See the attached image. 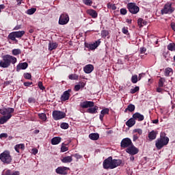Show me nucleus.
<instances>
[{
    "label": "nucleus",
    "instance_id": "5fc2aeb1",
    "mask_svg": "<svg viewBox=\"0 0 175 175\" xmlns=\"http://www.w3.org/2000/svg\"><path fill=\"white\" fill-rule=\"evenodd\" d=\"M73 157H75V158H76V159H81V158H83V156H81L79 154H73Z\"/></svg>",
    "mask_w": 175,
    "mask_h": 175
},
{
    "label": "nucleus",
    "instance_id": "39448f33",
    "mask_svg": "<svg viewBox=\"0 0 175 175\" xmlns=\"http://www.w3.org/2000/svg\"><path fill=\"white\" fill-rule=\"evenodd\" d=\"M52 116L55 121H58V120L65 118V117H66V113L61 111L55 110L53 111Z\"/></svg>",
    "mask_w": 175,
    "mask_h": 175
},
{
    "label": "nucleus",
    "instance_id": "7c9ffc66",
    "mask_svg": "<svg viewBox=\"0 0 175 175\" xmlns=\"http://www.w3.org/2000/svg\"><path fill=\"white\" fill-rule=\"evenodd\" d=\"M137 24L139 27H143L144 25H147V21L143 20L142 18H139L137 21Z\"/></svg>",
    "mask_w": 175,
    "mask_h": 175
},
{
    "label": "nucleus",
    "instance_id": "bb28decb",
    "mask_svg": "<svg viewBox=\"0 0 175 175\" xmlns=\"http://www.w3.org/2000/svg\"><path fill=\"white\" fill-rule=\"evenodd\" d=\"M72 161H73L72 156H67V157H63V159H62V162L63 163H70Z\"/></svg>",
    "mask_w": 175,
    "mask_h": 175
},
{
    "label": "nucleus",
    "instance_id": "f8f14e48",
    "mask_svg": "<svg viewBox=\"0 0 175 175\" xmlns=\"http://www.w3.org/2000/svg\"><path fill=\"white\" fill-rule=\"evenodd\" d=\"M95 103L93 101H83L80 103V107L82 109H88V107H94Z\"/></svg>",
    "mask_w": 175,
    "mask_h": 175
},
{
    "label": "nucleus",
    "instance_id": "4be33fe9",
    "mask_svg": "<svg viewBox=\"0 0 175 175\" xmlns=\"http://www.w3.org/2000/svg\"><path fill=\"white\" fill-rule=\"evenodd\" d=\"M109 111H110L109 108H105L100 111V114L99 116L100 121H103V118L105 117V116H106V114H109Z\"/></svg>",
    "mask_w": 175,
    "mask_h": 175
},
{
    "label": "nucleus",
    "instance_id": "de8ad7c7",
    "mask_svg": "<svg viewBox=\"0 0 175 175\" xmlns=\"http://www.w3.org/2000/svg\"><path fill=\"white\" fill-rule=\"evenodd\" d=\"M25 79H27L28 80H30L31 79L32 75L30 73L26 72L24 74Z\"/></svg>",
    "mask_w": 175,
    "mask_h": 175
},
{
    "label": "nucleus",
    "instance_id": "ddd939ff",
    "mask_svg": "<svg viewBox=\"0 0 175 175\" xmlns=\"http://www.w3.org/2000/svg\"><path fill=\"white\" fill-rule=\"evenodd\" d=\"M70 92H72V90L69 89L66 91H65L63 94L61 96V100L63 102H65L66 100H69V98H70Z\"/></svg>",
    "mask_w": 175,
    "mask_h": 175
},
{
    "label": "nucleus",
    "instance_id": "bf43d9fd",
    "mask_svg": "<svg viewBox=\"0 0 175 175\" xmlns=\"http://www.w3.org/2000/svg\"><path fill=\"white\" fill-rule=\"evenodd\" d=\"M80 88H81V85H76L75 86V91H79V90H80Z\"/></svg>",
    "mask_w": 175,
    "mask_h": 175
},
{
    "label": "nucleus",
    "instance_id": "6e6552de",
    "mask_svg": "<svg viewBox=\"0 0 175 175\" xmlns=\"http://www.w3.org/2000/svg\"><path fill=\"white\" fill-rule=\"evenodd\" d=\"M12 113H14V109L8 107L0 109V114L2 116H12Z\"/></svg>",
    "mask_w": 175,
    "mask_h": 175
},
{
    "label": "nucleus",
    "instance_id": "c03bdc74",
    "mask_svg": "<svg viewBox=\"0 0 175 175\" xmlns=\"http://www.w3.org/2000/svg\"><path fill=\"white\" fill-rule=\"evenodd\" d=\"M139 90V86H137L133 89H131L130 94H136V92H137Z\"/></svg>",
    "mask_w": 175,
    "mask_h": 175
},
{
    "label": "nucleus",
    "instance_id": "09e8293b",
    "mask_svg": "<svg viewBox=\"0 0 175 175\" xmlns=\"http://www.w3.org/2000/svg\"><path fill=\"white\" fill-rule=\"evenodd\" d=\"M61 151L62 152H65L68 151V147H66L64 144H62L61 147Z\"/></svg>",
    "mask_w": 175,
    "mask_h": 175
},
{
    "label": "nucleus",
    "instance_id": "a18cd8bd",
    "mask_svg": "<svg viewBox=\"0 0 175 175\" xmlns=\"http://www.w3.org/2000/svg\"><path fill=\"white\" fill-rule=\"evenodd\" d=\"M83 3L85 5H87L88 6H91L92 5V0H83Z\"/></svg>",
    "mask_w": 175,
    "mask_h": 175
},
{
    "label": "nucleus",
    "instance_id": "052dcab7",
    "mask_svg": "<svg viewBox=\"0 0 175 175\" xmlns=\"http://www.w3.org/2000/svg\"><path fill=\"white\" fill-rule=\"evenodd\" d=\"M29 85H32V82H25L24 83L25 87H29Z\"/></svg>",
    "mask_w": 175,
    "mask_h": 175
},
{
    "label": "nucleus",
    "instance_id": "cd10ccee",
    "mask_svg": "<svg viewBox=\"0 0 175 175\" xmlns=\"http://www.w3.org/2000/svg\"><path fill=\"white\" fill-rule=\"evenodd\" d=\"M60 143H61V137H55L51 139V144L53 146L59 144Z\"/></svg>",
    "mask_w": 175,
    "mask_h": 175
},
{
    "label": "nucleus",
    "instance_id": "0e129e2a",
    "mask_svg": "<svg viewBox=\"0 0 175 175\" xmlns=\"http://www.w3.org/2000/svg\"><path fill=\"white\" fill-rule=\"evenodd\" d=\"M3 175H12V173L10 172V170H7L4 172V174Z\"/></svg>",
    "mask_w": 175,
    "mask_h": 175
},
{
    "label": "nucleus",
    "instance_id": "f704fd0d",
    "mask_svg": "<svg viewBox=\"0 0 175 175\" xmlns=\"http://www.w3.org/2000/svg\"><path fill=\"white\" fill-rule=\"evenodd\" d=\"M167 49L170 50V51H175V44L174 43H170L167 45Z\"/></svg>",
    "mask_w": 175,
    "mask_h": 175
},
{
    "label": "nucleus",
    "instance_id": "a211bd4d",
    "mask_svg": "<svg viewBox=\"0 0 175 175\" xmlns=\"http://www.w3.org/2000/svg\"><path fill=\"white\" fill-rule=\"evenodd\" d=\"M28 68V63L27 62H23V63H20L17 65L16 66V71L20 72V70H25Z\"/></svg>",
    "mask_w": 175,
    "mask_h": 175
},
{
    "label": "nucleus",
    "instance_id": "3c124183",
    "mask_svg": "<svg viewBox=\"0 0 175 175\" xmlns=\"http://www.w3.org/2000/svg\"><path fill=\"white\" fill-rule=\"evenodd\" d=\"M133 132L142 135L143 133V130H142L141 129H136L133 131Z\"/></svg>",
    "mask_w": 175,
    "mask_h": 175
},
{
    "label": "nucleus",
    "instance_id": "72a5a7b5",
    "mask_svg": "<svg viewBox=\"0 0 175 175\" xmlns=\"http://www.w3.org/2000/svg\"><path fill=\"white\" fill-rule=\"evenodd\" d=\"M12 55H20L21 54V49H15L12 51Z\"/></svg>",
    "mask_w": 175,
    "mask_h": 175
},
{
    "label": "nucleus",
    "instance_id": "2f4dec72",
    "mask_svg": "<svg viewBox=\"0 0 175 175\" xmlns=\"http://www.w3.org/2000/svg\"><path fill=\"white\" fill-rule=\"evenodd\" d=\"M16 38L17 37L16 36V33H14V31L10 33L8 35V38H10V40H12L13 42H17V40L16 39Z\"/></svg>",
    "mask_w": 175,
    "mask_h": 175
},
{
    "label": "nucleus",
    "instance_id": "4468645a",
    "mask_svg": "<svg viewBox=\"0 0 175 175\" xmlns=\"http://www.w3.org/2000/svg\"><path fill=\"white\" fill-rule=\"evenodd\" d=\"M68 170H69V168L67 167H58L55 170V172L57 174L66 175V174H68Z\"/></svg>",
    "mask_w": 175,
    "mask_h": 175
},
{
    "label": "nucleus",
    "instance_id": "58836bf2",
    "mask_svg": "<svg viewBox=\"0 0 175 175\" xmlns=\"http://www.w3.org/2000/svg\"><path fill=\"white\" fill-rule=\"evenodd\" d=\"M170 73H173V70L172 68H166L165 71V76H170Z\"/></svg>",
    "mask_w": 175,
    "mask_h": 175
},
{
    "label": "nucleus",
    "instance_id": "13d9d810",
    "mask_svg": "<svg viewBox=\"0 0 175 175\" xmlns=\"http://www.w3.org/2000/svg\"><path fill=\"white\" fill-rule=\"evenodd\" d=\"M3 137L5 139H6V137H8V133H1V134H0V139H3Z\"/></svg>",
    "mask_w": 175,
    "mask_h": 175
},
{
    "label": "nucleus",
    "instance_id": "c756f323",
    "mask_svg": "<svg viewBox=\"0 0 175 175\" xmlns=\"http://www.w3.org/2000/svg\"><path fill=\"white\" fill-rule=\"evenodd\" d=\"M89 137L91 140H98V139H99V134L91 133L89 135Z\"/></svg>",
    "mask_w": 175,
    "mask_h": 175
},
{
    "label": "nucleus",
    "instance_id": "a878e982",
    "mask_svg": "<svg viewBox=\"0 0 175 175\" xmlns=\"http://www.w3.org/2000/svg\"><path fill=\"white\" fill-rule=\"evenodd\" d=\"M136 124V120H135V119L133 118H130L126 122V125L127 126H129V128H132V126H133V125H135Z\"/></svg>",
    "mask_w": 175,
    "mask_h": 175
},
{
    "label": "nucleus",
    "instance_id": "20e7f679",
    "mask_svg": "<svg viewBox=\"0 0 175 175\" xmlns=\"http://www.w3.org/2000/svg\"><path fill=\"white\" fill-rule=\"evenodd\" d=\"M173 12H174V8L172 7V3H167L161 10V14H172Z\"/></svg>",
    "mask_w": 175,
    "mask_h": 175
},
{
    "label": "nucleus",
    "instance_id": "423d86ee",
    "mask_svg": "<svg viewBox=\"0 0 175 175\" xmlns=\"http://www.w3.org/2000/svg\"><path fill=\"white\" fill-rule=\"evenodd\" d=\"M127 6L130 13H132V14H137V13H139V10H140L139 7L133 3H129Z\"/></svg>",
    "mask_w": 175,
    "mask_h": 175
},
{
    "label": "nucleus",
    "instance_id": "5701e85b",
    "mask_svg": "<svg viewBox=\"0 0 175 175\" xmlns=\"http://www.w3.org/2000/svg\"><path fill=\"white\" fill-rule=\"evenodd\" d=\"M86 12L89 16H91L92 18H96V17H98V13L94 10H88Z\"/></svg>",
    "mask_w": 175,
    "mask_h": 175
},
{
    "label": "nucleus",
    "instance_id": "6e6d98bb",
    "mask_svg": "<svg viewBox=\"0 0 175 175\" xmlns=\"http://www.w3.org/2000/svg\"><path fill=\"white\" fill-rule=\"evenodd\" d=\"M126 9H125V8H122V9H120V14H123V15H125V14H126Z\"/></svg>",
    "mask_w": 175,
    "mask_h": 175
},
{
    "label": "nucleus",
    "instance_id": "0eeeda50",
    "mask_svg": "<svg viewBox=\"0 0 175 175\" xmlns=\"http://www.w3.org/2000/svg\"><path fill=\"white\" fill-rule=\"evenodd\" d=\"M69 23V15L67 14H62L59 19V24L60 25H65Z\"/></svg>",
    "mask_w": 175,
    "mask_h": 175
},
{
    "label": "nucleus",
    "instance_id": "9d476101",
    "mask_svg": "<svg viewBox=\"0 0 175 175\" xmlns=\"http://www.w3.org/2000/svg\"><path fill=\"white\" fill-rule=\"evenodd\" d=\"M126 152H128V154H131V155H136L137 152H139V149L137 148H135V146L132 144L131 146H129L126 149Z\"/></svg>",
    "mask_w": 175,
    "mask_h": 175
},
{
    "label": "nucleus",
    "instance_id": "864d4df0",
    "mask_svg": "<svg viewBox=\"0 0 175 175\" xmlns=\"http://www.w3.org/2000/svg\"><path fill=\"white\" fill-rule=\"evenodd\" d=\"M122 32H123V33H124L125 35H128V28L126 27H123L122 29Z\"/></svg>",
    "mask_w": 175,
    "mask_h": 175
},
{
    "label": "nucleus",
    "instance_id": "aec40b11",
    "mask_svg": "<svg viewBox=\"0 0 175 175\" xmlns=\"http://www.w3.org/2000/svg\"><path fill=\"white\" fill-rule=\"evenodd\" d=\"M122 163V161L121 159H112V169H116L118 166H120Z\"/></svg>",
    "mask_w": 175,
    "mask_h": 175
},
{
    "label": "nucleus",
    "instance_id": "f03ea898",
    "mask_svg": "<svg viewBox=\"0 0 175 175\" xmlns=\"http://www.w3.org/2000/svg\"><path fill=\"white\" fill-rule=\"evenodd\" d=\"M168 143L169 137L161 135L160 138L156 140L155 146L157 150H161L164 146H167Z\"/></svg>",
    "mask_w": 175,
    "mask_h": 175
},
{
    "label": "nucleus",
    "instance_id": "6ab92c4d",
    "mask_svg": "<svg viewBox=\"0 0 175 175\" xmlns=\"http://www.w3.org/2000/svg\"><path fill=\"white\" fill-rule=\"evenodd\" d=\"M12 118V115H8V116H3L0 118V124L1 125H3V124H6L9 120Z\"/></svg>",
    "mask_w": 175,
    "mask_h": 175
},
{
    "label": "nucleus",
    "instance_id": "7ed1b4c3",
    "mask_svg": "<svg viewBox=\"0 0 175 175\" xmlns=\"http://www.w3.org/2000/svg\"><path fill=\"white\" fill-rule=\"evenodd\" d=\"M0 160L1 162L6 163L7 165L11 163L12 159V156L10 155V152L9 150H5L1 154H0Z\"/></svg>",
    "mask_w": 175,
    "mask_h": 175
},
{
    "label": "nucleus",
    "instance_id": "b1692460",
    "mask_svg": "<svg viewBox=\"0 0 175 175\" xmlns=\"http://www.w3.org/2000/svg\"><path fill=\"white\" fill-rule=\"evenodd\" d=\"M133 118L135 120H138L139 121H143L144 120V116L140 114V113H135L133 115Z\"/></svg>",
    "mask_w": 175,
    "mask_h": 175
},
{
    "label": "nucleus",
    "instance_id": "8fccbe9b",
    "mask_svg": "<svg viewBox=\"0 0 175 175\" xmlns=\"http://www.w3.org/2000/svg\"><path fill=\"white\" fill-rule=\"evenodd\" d=\"M38 87L40 90H42V91L44 90V86H43V83L42 81L38 82Z\"/></svg>",
    "mask_w": 175,
    "mask_h": 175
},
{
    "label": "nucleus",
    "instance_id": "473e14b6",
    "mask_svg": "<svg viewBox=\"0 0 175 175\" xmlns=\"http://www.w3.org/2000/svg\"><path fill=\"white\" fill-rule=\"evenodd\" d=\"M16 38H23V36L25 33V31H14Z\"/></svg>",
    "mask_w": 175,
    "mask_h": 175
},
{
    "label": "nucleus",
    "instance_id": "1a4fd4ad",
    "mask_svg": "<svg viewBox=\"0 0 175 175\" xmlns=\"http://www.w3.org/2000/svg\"><path fill=\"white\" fill-rule=\"evenodd\" d=\"M132 140H131V139L129 138L123 139L120 143L122 148H129V147H130V146H132Z\"/></svg>",
    "mask_w": 175,
    "mask_h": 175
},
{
    "label": "nucleus",
    "instance_id": "680f3d73",
    "mask_svg": "<svg viewBox=\"0 0 175 175\" xmlns=\"http://www.w3.org/2000/svg\"><path fill=\"white\" fill-rule=\"evenodd\" d=\"M28 102H29V103H35V98H29L28 99Z\"/></svg>",
    "mask_w": 175,
    "mask_h": 175
},
{
    "label": "nucleus",
    "instance_id": "c85d7f7f",
    "mask_svg": "<svg viewBox=\"0 0 175 175\" xmlns=\"http://www.w3.org/2000/svg\"><path fill=\"white\" fill-rule=\"evenodd\" d=\"M57 47H58V44H57V42H49V51H53V50H55Z\"/></svg>",
    "mask_w": 175,
    "mask_h": 175
},
{
    "label": "nucleus",
    "instance_id": "49530a36",
    "mask_svg": "<svg viewBox=\"0 0 175 175\" xmlns=\"http://www.w3.org/2000/svg\"><path fill=\"white\" fill-rule=\"evenodd\" d=\"M107 35H109V31H107L106 30H103L101 31L102 38H106V36H107Z\"/></svg>",
    "mask_w": 175,
    "mask_h": 175
},
{
    "label": "nucleus",
    "instance_id": "ea45409f",
    "mask_svg": "<svg viewBox=\"0 0 175 175\" xmlns=\"http://www.w3.org/2000/svg\"><path fill=\"white\" fill-rule=\"evenodd\" d=\"M60 127L62 128V129H68V128H69V124L66 122H63L60 124Z\"/></svg>",
    "mask_w": 175,
    "mask_h": 175
},
{
    "label": "nucleus",
    "instance_id": "603ef678",
    "mask_svg": "<svg viewBox=\"0 0 175 175\" xmlns=\"http://www.w3.org/2000/svg\"><path fill=\"white\" fill-rule=\"evenodd\" d=\"M108 8L111 9L112 10H116L117 9V7L116 6V4H111L108 5Z\"/></svg>",
    "mask_w": 175,
    "mask_h": 175
},
{
    "label": "nucleus",
    "instance_id": "e2e57ef3",
    "mask_svg": "<svg viewBox=\"0 0 175 175\" xmlns=\"http://www.w3.org/2000/svg\"><path fill=\"white\" fill-rule=\"evenodd\" d=\"M31 151H32V154H33V155H36V154H38V149H36V148H33Z\"/></svg>",
    "mask_w": 175,
    "mask_h": 175
},
{
    "label": "nucleus",
    "instance_id": "4c0bfd02",
    "mask_svg": "<svg viewBox=\"0 0 175 175\" xmlns=\"http://www.w3.org/2000/svg\"><path fill=\"white\" fill-rule=\"evenodd\" d=\"M70 80H77L79 79V75L76 74H72L69 75Z\"/></svg>",
    "mask_w": 175,
    "mask_h": 175
},
{
    "label": "nucleus",
    "instance_id": "37998d69",
    "mask_svg": "<svg viewBox=\"0 0 175 175\" xmlns=\"http://www.w3.org/2000/svg\"><path fill=\"white\" fill-rule=\"evenodd\" d=\"M165 83V78H161L159 81V87H163V84Z\"/></svg>",
    "mask_w": 175,
    "mask_h": 175
},
{
    "label": "nucleus",
    "instance_id": "69168bd1",
    "mask_svg": "<svg viewBox=\"0 0 175 175\" xmlns=\"http://www.w3.org/2000/svg\"><path fill=\"white\" fill-rule=\"evenodd\" d=\"M162 91H163V89H162L161 88L159 87L157 88V92L162 93Z\"/></svg>",
    "mask_w": 175,
    "mask_h": 175
},
{
    "label": "nucleus",
    "instance_id": "9b49d317",
    "mask_svg": "<svg viewBox=\"0 0 175 175\" xmlns=\"http://www.w3.org/2000/svg\"><path fill=\"white\" fill-rule=\"evenodd\" d=\"M112 157H109L107 159H106L103 163V166L104 169H112Z\"/></svg>",
    "mask_w": 175,
    "mask_h": 175
},
{
    "label": "nucleus",
    "instance_id": "c9c22d12",
    "mask_svg": "<svg viewBox=\"0 0 175 175\" xmlns=\"http://www.w3.org/2000/svg\"><path fill=\"white\" fill-rule=\"evenodd\" d=\"M127 110L131 112L135 111V105L130 104L125 109V111H126Z\"/></svg>",
    "mask_w": 175,
    "mask_h": 175
},
{
    "label": "nucleus",
    "instance_id": "338daca9",
    "mask_svg": "<svg viewBox=\"0 0 175 175\" xmlns=\"http://www.w3.org/2000/svg\"><path fill=\"white\" fill-rule=\"evenodd\" d=\"M171 27L173 31H175V23H171Z\"/></svg>",
    "mask_w": 175,
    "mask_h": 175
},
{
    "label": "nucleus",
    "instance_id": "2eb2a0df",
    "mask_svg": "<svg viewBox=\"0 0 175 175\" xmlns=\"http://www.w3.org/2000/svg\"><path fill=\"white\" fill-rule=\"evenodd\" d=\"M99 44H100V40H98L94 42L93 44H87L86 47L89 49V50H95Z\"/></svg>",
    "mask_w": 175,
    "mask_h": 175
},
{
    "label": "nucleus",
    "instance_id": "412c9836",
    "mask_svg": "<svg viewBox=\"0 0 175 175\" xmlns=\"http://www.w3.org/2000/svg\"><path fill=\"white\" fill-rule=\"evenodd\" d=\"M25 148V146L24 145V144H16L14 146L15 151H16V152H18V154L20 151H24Z\"/></svg>",
    "mask_w": 175,
    "mask_h": 175
},
{
    "label": "nucleus",
    "instance_id": "e433bc0d",
    "mask_svg": "<svg viewBox=\"0 0 175 175\" xmlns=\"http://www.w3.org/2000/svg\"><path fill=\"white\" fill-rule=\"evenodd\" d=\"M38 117L40 120L42 121H46L47 120V116L45 115V113H38Z\"/></svg>",
    "mask_w": 175,
    "mask_h": 175
},
{
    "label": "nucleus",
    "instance_id": "393cba45",
    "mask_svg": "<svg viewBox=\"0 0 175 175\" xmlns=\"http://www.w3.org/2000/svg\"><path fill=\"white\" fill-rule=\"evenodd\" d=\"M98 107H91L87 109V113H90V114H96L98 112Z\"/></svg>",
    "mask_w": 175,
    "mask_h": 175
},
{
    "label": "nucleus",
    "instance_id": "4d7b16f0",
    "mask_svg": "<svg viewBox=\"0 0 175 175\" xmlns=\"http://www.w3.org/2000/svg\"><path fill=\"white\" fill-rule=\"evenodd\" d=\"M146 51H147V49L144 47L140 48V53L141 54H145Z\"/></svg>",
    "mask_w": 175,
    "mask_h": 175
},
{
    "label": "nucleus",
    "instance_id": "dca6fc26",
    "mask_svg": "<svg viewBox=\"0 0 175 175\" xmlns=\"http://www.w3.org/2000/svg\"><path fill=\"white\" fill-rule=\"evenodd\" d=\"M157 135H158V132L156 131H152L148 133V137L150 142H152V140H155L157 139Z\"/></svg>",
    "mask_w": 175,
    "mask_h": 175
},
{
    "label": "nucleus",
    "instance_id": "a19ab883",
    "mask_svg": "<svg viewBox=\"0 0 175 175\" xmlns=\"http://www.w3.org/2000/svg\"><path fill=\"white\" fill-rule=\"evenodd\" d=\"M36 12V8H31L27 10V14L29 15L33 14Z\"/></svg>",
    "mask_w": 175,
    "mask_h": 175
},
{
    "label": "nucleus",
    "instance_id": "79ce46f5",
    "mask_svg": "<svg viewBox=\"0 0 175 175\" xmlns=\"http://www.w3.org/2000/svg\"><path fill=\"white\" fill-rule=\"evenodd\" d=\"M131 83H133V84H136V83H137V75H135L132 76Z\"/></svg>",
    "mask_w": 175,
    "mask_h": 175
},
{
    "label": "nucleus",
    "instance_id": "f3484780",
    "mask_svg": "<svg viewBox=\"0 0 175 175\" xmlns=\"http://www.w3.org/2000/svg\"><path fill=\"white\" fill-rule=\"evenodd\" d=\"M94 70V66L92 64H88L83 67V71L88 75L92 73Z\"/></svg>",
    "mask_w": 175,
    "mask_h": 175
},
{
    "label": "nucleus",
    "instance_id": "774afa93",
    "mask_svg": "<svg viewBox=\"0 0 175 175\" xmlns=\"http://www.w3.org/2000/svg\"><path fill=\"white\" fill-rule=\"evenodd\" d=\"M11 175H20V172L18 171H16L11 174Z\"/></svg>",
    "mask_w": 175,
    "mask_h": 175
},
{
    "label": "nucleus",
    "instance_id": "f257e3e1",
    "mask_svg": "<svg viewBox=\"0 0 175 175\" xmlns=\"http://www.w3.org/2000/svg\"><path fill=\"white\" fill-rule=\"evenodd\" d=\"M17 62V58L10 55H5L2 57V60L0 61V68H9L10 64L14 65Z\"/></svg>",
    "mask_w": 175,
    "mask_h": 175
}]
</instances>
